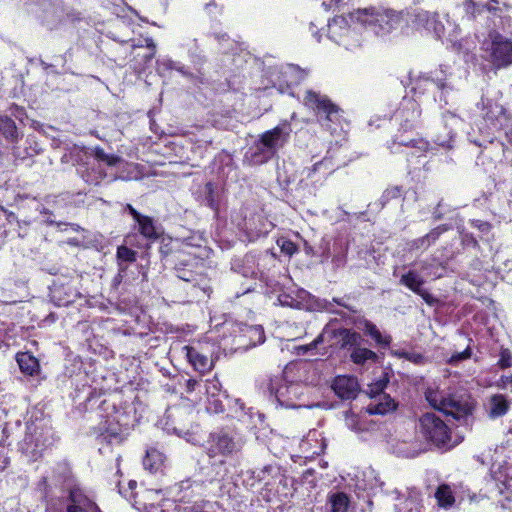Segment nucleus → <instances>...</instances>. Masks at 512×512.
I'll return each mask as SVG.
<instances>
[{
    "instance_id": "obj_20",
    "label": "nucleus",
    "mask_w": 512,
    "mask_h": 512,
    "mask_svg": "<svg viewBox=\"0 0 512 512\" xmlns=\"http://www.w3.org/2000/svg\"><path fill=\"white\" fill-rule=\"evenodd\" d=\"M511 401L503 394H493L489 397L486 410L488 416L492 419H496L504 416L510 409Z\"/></svg>"
},
{
    "instance_id": "obj_1",
    "label": "nucleus",
    "mask_w": 512,
    "mask_h": 512,
    "mask_svg": "<svg viewBox=\"0 0 512 512\" xmlns=\"http://www.w3.org/2000/svg\"><path fill=\"white\" fill-rule=\"evenodd\" d=\"M403 21H407L406 12L393 10L375 11L373 9L357 10L347 16H336L328 24L329 37L344 46L347 50H353L360 45L357 26L368 27L374 34L385 36L401 27Z\"/></svg>"
},
{
    "instance_id": "obj_63",
    "label": "nucleus",
    "mask_w": 512,
    "mask_h": 512,
    "mask_svg": "<svg viewBox=\"0 0 512 512\" xmlns=\"http://www.w3.org/2000/svg\"><path fill=\"white\" fill-rule=\"evenodd\" d=\"M126 210L129 212V214L133 217L134 221H137L139 218H141L143 215L139 213L132 205L127 204Z\"/></svg>"
},
{
    "instance_id": "obj_14",
    "label": "nucleus",
    "mask_w": 512,
    "mask_h": 512,
    "mask_svg": "<svg viewBox=\"0 0 512 512\" xmlns=\"http://www.w3.org/2000/svg\"><path fill=\"white\" fill-rule=\"evenodd\" d=\"M66 512H101L78 485L68 488Z\"/></svg>"
},
{
    "instance_id": "obj_4",
    "label": "nucleus",
    "mask_w": 512,
    "mask_h": 512,
    "mask_svg": "<svg viewBox=\"0 0 512 512\" xmlns=\"http://www.w3.org/2000/svg\"><path fill=\"white\" fill-rule=\"evenodd\" d=\"M421 435L437 448L449 450L458 442L452 439L451 430L435 413H425L419 419Z\"/></svg>"
},
{
    "instance_id": "obj_25",
    "label": "nucleus",
    "mask_w": 512,
    "mask_h": 512,
    "mask_svg": "<svg viewBox=\"0 0 512 512\" xmlns=\"http://www.w3.org/2000/svg\"><path fill=\"white\" fill-rule=\"evenodd\" d=\"M139 233L149 241L157 240L161 234V228L155 224V221L146 215H143L137 221Z\"/></svg>"
},
{
    "instance_id": "obj_8",
    "label": "nucleus",
    "mask_w": 512,
    "mask_h": 512,
    "mask_svg": "<svg viewBox=\"0 0 512 512\" xmlns=\"http://www.w3.org/2000/svg\"><path fill=\"white\" fill-rule=\"evenodd\" d=\"M283 373L286 380L295 384L316 385L320 375L315 365L308 361L292 362L285 366Z\"/></svg>"
},
{
    "instance_id": "obj_54",
    "label": "nucleus",
    "mask_w": 512,
    "mask_h": 512,
    "mask_svg": "<svg viewBox=\"0 0 512 512\" xmlns=\"http://www.w3.org/2000/svg\"><path fill=\"white\" fill-rule=\"evenodd\" d=\"M10 464L8 448L0 441V472H3Z\"/></svg>"
},
{
    "instance_id": "obj_51",
    "label": "nucleus",
    "mask_w": 512,
    "mask_h": 512,
    "mask_svg": "<svg viewBox=\"0 0 512 512\" xmlns=\"http://www.w3.org/2000/svg\"><path fill=\"white\" fill-rule=\"evenodd\" d=\"M40 213L44 216L45 218V222L50 224V225H53V224H56L57 226H61L63 225L62 222H56V220L54 219V215L52 212H50L47 208L43 207L41 210H40ZM64 225H67L66 223H64ZM69 226H71L72 230L73 231H77L79 226L76 225V224H68Z\"/></svg>"
},
{
    "instance_id": "obj_9",
    "label": "nucleus",
    "mask_w": 512,
    "mask_h": 512,
    "mask_svg": "<svg viewBox=\"0 0 512 512\" xmlns=\"http://www.w3.org/2000/svg\"><path fill=\"white\" fill-rule=\"evenodd\" d=\"M406 18L407 21L411 22L417 30L432 32L439 38L445 34V27L442 22L438 20L437 13L415 8L410 11H406Z\"/></svg>"
},
{
    "instance_id": "obj_12",
    "label": "nucleus",
    "mask_w": 512,
    "mask_h": 512,
    "mask_svg": "<svg viewBox=\"0 0 512 512\" xmlns=\"http://www.w3.org/2000/svg\"><path fill=\"white\" fill-rule=\"evenodd\" d=\"M303 103L306 107L315 110L318 114L324 113L326 120L336 122L339 119V109L325 95L308 90L305 94Z\"/></svg>"
},
{
    "instance_id": "obj_48",
    "label": "nucleus",
    "mask_w": 512,
    "mask_h": 512,
    "mask_svg": "<svg viewBox=\"0 0 512 512\" xmlns=\"http://www.w3.org/2000/svg\"><path fill=\"white\" fill-rule=\"evenodd\" d=\"M154 512H181L180 506L174 500L164 499L157 506L153 507Z\"/></svg>"
},
{
    "instance_id": "obj_27",
    "label": "nucleus",
    "mask_w": 512,
    "mask_h": 512,
    "mask_svg": "<svg viewBox=\"0 0 512 512\" xmlns=\"http://www.w3.org/2000/svg\"><path fill=\"white\" fill-rule=\"evenodd\" d=\"M16 361L21 372L25 375L35 376L40 372V364L38 359L29 352L17 353Z\"/></svg>"
},
{
    "instance_id": "obj_21",
    "label": "nucleus",
    "mask_w": 512,
    "mask_h": 512,
    "mask_svg": "<svg viewBox=\"0 0 512 512\" xmlns=\"http://www.w3.org/2000/svg\"><path fill=\"white\" fill-rule=\"evenodd\" d=\"M275 156L273 151L259 137L246 154L247 159L253 165H261Z\"/></svg>"
},
{
    "instance_id": "obj_15",
    "label": "nucleus",
    "mask_w": 512,
    "mask_h": 512,
    "mask_svg": "<svg viewBox=\"0 0 512 512\" xmlns=\"http://www.w3.org/2000/svg\"><path fill=\"white\" fill-rule=\"evenodd\" d=\"M207 406L210 413H220L223 411L222 382L218 376H213L206 380Z\"/></svg>"
},
{
    "instance_id": "obj_44",
    "label": "nucleus",
    "mask_w": 512,
    "mask_h": 512,
    "mask_svg": "<svg viewBox=\"0 0 512 512\" xmlns=\"http://www.w3.org/2000/svg\"><path fill=\"white\" fill-rule=\"evenodd\" d=\"M365 331L378 343L381 345H387L390 343V337L383 336L379 329L371 322H365Z\"/></svg>"
},
{
    "instance_id": "obj_61",
    "label": "nucleus",
    "mask_w": 512,
    "mask_h": 512,
    "mask_svg": "<svg viewBox=\"0 0 512 512\" xmlns=\"http://www.w3.org/2000/svg\"><path fill=\"white\" fill-rule=\"evenodd\" d=\"M234 402H235V412L231 416L235 417V418H241L242 414L244 413L243 412L244 405L242 403H240L239 400H237V399H235Z\"/></svg>"
},
{
    "instance_id": "obj_3",
    "label": "nucleus",
    "mask_w": 512,
    "mask_h": 512,
    "mask_svg": "<svg viewBox=\"0 0 512 512\" xmlns=\"http://www.w3.org/2000/svg\"><path fill=\"white\" fill-rule=\"evenodd\" d=\"M52 442L50 428L42 421H30L26 423L24 437L18 443V449L29 461H36Z\"/></svg>"
},
{
    "instance_id": "obj_18",
    "label": "nucleus",
    "mask_w": 512,
    "mask_h": 512,
    "mask_svg": "<svg viewBox=\"0 0 512 512\" xmlns=\"http://www.w3.org/2000/svg\"><path fill=\"white\" fill-rule=\"evenodd\" d=\"M205 451L212 465L224 463V434L211 433L205 444Z\"/></svg>"
},
{
    "instance_id": "obj_7",
    "label": "nucleus",
    "mask_w": 512,
    "mask_h": 512,
    "mask_svg": "<svg viewBox=\"0 0 512 512\" xmlns=\"http://www.w3.org/2000/svg\"><path fill=\"white\" fill-rule=\"evenodd\" d=\"M482 49L489 54L491 62L497 67L512 63V39L498 32L489 33L482 43Z\"/></svg>"
},
{
    "instance_id": "obj_57",
    "label": "nucleus",
    "mask_w": 512,
    "mask_h": 512,
    "mask_svg": "<svg viewBox=\"0 0 512 512\" xmlns=\"http://www.w3.org/2000/svg\"><path fill=\"white\" fill-rule=\"evenodd\" d=\"M496 386L500 389L511 387L512 392V375H502L496 382Z\"/></svg>"
},
{
    "instance_id": "obj_32",
    "label": "nucleus",
    "mask_w": 512,
    "mask_h": 512,
    "mask_svg": "<svg viewBox=\"0 0 512 512\" xmlns=\"http://www.w3.org/2000/svg\"><path fill=\"white\" fill-rule=\"evenodd\" d=\"M100 429L107 434L110 440H118L123 429L117 413L107 416L106 419L100 423Z\"/></svg>"
},
{
    "instance_id": "obj_42",
    "label": "nucleus",
    "mask_w": 512,
    "mask_h": 512,
    "mask_svg": "<svg viewBox=\"0 0 512 512\" xmlns=\"http://www.w3.org/2000/svg\"><path fill=\"white\" fill-rule=\"evenodd\" d=\"M283 74L287 78L286 81L288 85L297 84L306 76L304 71L294 65L287 66Z\"/></svg>"
},
{
    "instance_id": "obj_10",
    "label": "nucleus",
    "mask_w": 512,
    "mask_h": 512,
    "mask_svg": "<svg viewBox=\"0 0 512 512\" xmlns=\"http://www.w3.org/2000/svg\"><path fill=\"white\" fill-rule=\"evenodd\" d=\"M231 334L233 335V344L237 345L235 351H245L265 341L264 330L260 325H236V329H233Z\"/></svg>"
},
{
    "instance_id": "obj_28",
    "label": "nucleus",
    "mask_w": 512,
    "mask_h": 512,
    "mask_svg": "<svg viewBox=\"0 0 512 512\" xmlns=\"http://www.w3.org/2000/svg\"><path fill=\"white\" fill-rule=\"evenodd\" d=\"M186 356L190 364L199 372L203 373L210 369L211 361L209 358L201 354L198 350L191 346H185Z\"/></svg>"
},
{
    "instance_id": "obj_33",
    "label": "nucleus",
    "mask_w": 512,
    "mask_h": 512,
    "mask_svg": "<svg viewBox=\"0 0 512 512\" xmlns=\"http://www.w3.org/2000/svg\"><path fill=\"white\" fill-rule=\"evenodd\" d=\"M165 456L157 449L150 448L146 451L143 459V466L151 473H155L161 469L164 464Z\"/></svg>"
},
{
    "instance_id": "obj_36",
    "label": "nucleus",
    "mask_w": 512,
    "mask_h": 512,
    "mask_svg": "<svg viewBox=\"0 0 512 512\" xmlns=\"http://www.w3.org/2000/svg\"><path fill=\"white\" fill-rule=\"evenodd\" d=\"M137 252L128 248L127 246L121 245L117 248V265L121 272H126L128 264L136 261Z\"/></svg>"
},
{
    "instance_id": "obj_56",
    "label": "nucleus",
    "mask_w": 512,
    "mask_h": 512,
    "mask_svg": "<svg viewBox=\"0 0 512 512\" xmlns=\"http://www.w3.org/2000/svg\"><path fill=\"white\" fill-rule=\"evenodd\" d=\"M157 64H158V69L160 70L161 68H165V69H176L177 71L185 74L186 72L184 71V67L183 66H177V64L175 62H173L172 60H169V59H164V60H158L157 61Z\"/></svg>"
},
{
    "instance_id": "obj_31",
    "label": "nucleus",
    "mask_w": 512,
    "mask_h": 512,
    "mask_svg": "<svg viewBox=\"0 0 512 512\" xmlns=\"http://www.w3.org/2000/svg\"><path fill=\"white\" fill-rule=\"evenodd\" d=\"M434 496L440 508L449 509L455 504L454 491L448 484L439 485Z\"/></svg>"
},
{
    "instance_id": "obj_52",
    "label": "nucleus",
    "mask_w": 512,
    "mask_h": 512,
    "mask_svg": "<svg viewBox=\"0 0 512 512\" xmlns=\"http://www.w3.org/2000/svg\"><path fill=\"white\" fill-rule=\"evenodd\" d=\"M277 244L280 247L281 251L287 254L288 256H292L294 253L297 252L296 245L288 239L281 238L277 241Z\"/></svg>"
},
{
    "instance_id": "obj_13",
    "label": "nucleus",
    "mask_w": 512,
    "mask_h": 512,
    "mask_svg": "<svg viewBox=\"0 0 512 512\" xmlns=\"http://www.w3.org/2000/svg\"><path fill=\"white\" fill-rule=\"evenodd\" d=\"M292 132L289 121H281L276 127L265 131L259 137L276 155L279 149L283 148L289 141Z\"/></svg>"
},
{
    "instance_id": "obj_30",
    "label": "nucleus",
    "mask_w": 512,
    "mask_h": 512,
    "mask_svg": "<svg viewBox=\"0 0 512 512\" xmlns=\"http://www.w3.org/2000/svg\"><path fill=\"white\" fill-rule=\"evenodd\" d=\"M80 175L86 183L98 185L105 178L106 173L101 164L88 163L86 169L80 171Z\"/></svg>"
},
{
    "instance_id": "obj_17",
    "label": "nucleus",
    "mask_w": 512,
    "mask_h": 512,
    "mask_svg": "<svg viewBox=\"0 0 512 512\" xmlns=\"http://www.w3.org/2000/svg\"><path fill=\"white\" fill-rule=\"evenodd\" d=\"M326 448V441L318 430H310L307 436L300 442V449L305 458L320 455Z\"/></svg>"
},
{
    "instance_id": "obj_35",
    "label": "nucleus",
    "mask_w": 512,
    "mask_h": 512,
    "mask_svg": "<svg viewBox=\"0 0 512 512\" xmlns=\"http://www.w3.org/2000/svg\"><path fill=\"white\" fill-rule=\"evenodd\" d=\"M204 198L203 202L205 205L210 207L214 212L215 215H219V190L218 187L215 186L212 182H208L204 189Z\"/></svg>"
},
{
    "instance_id": "obj_2",
    "label": "nucleus",
    "mask_w": 512,
    "mask_h": 512,
    "mask_svg": "<svg viewBox=\"0 0 512 512\" xmlns=\"http://www.w3.org/2000/svg\"><path fill=\"white\" fill-rule=\"evenodd\" d=\"M425 399L431 407L447 415L453 416L457 420L466 418L472 414L474 404L469 398L456 399L446 394L436 383L427 385Z\"/></svg>"
},
{
    "instance_id": "obj_5",
    "label": "nucleus",
    "mask_w": 512,
    "mask_h": 512,
    "mask_svg": "<svg viewBox=\"0 0 512 512\" xmlns=\"http://www.w3.org/2000/svg\"><path fill=\"white\" fill-rule=\"evenodd\" d=\"M269 391L274 397L278 407L286 409L300 408L303 395L302 385L290 383L286 380L284 373L281 376L274 377L270 380Z\"/></svg>"
},
{
    "instance_id": "obj_23",
    "label": "nucleus",
    "mask_w": 512,
    "mask_h": 512,
    "mask_svg": "<svg viewBox=\"0 0 512 512\" xmlns=\"http://www.w3.org/2000/svg\"><path fill=\"white\" fill-rule=\"evenodd\" d=\"M396 404L394 400L387 394H382L376 397L366 407V412L370 415H384L394 411Z\"/></svg>"
},
{
    "instance_id": "obj_62",
    "label": "nucleus",
    "mask_w": 512,
    "mask_h": 512,
    "mask_svg": "<svg viewBox=\"0 0 512 512\" xmlns=\"http://www.w3.org/2000/svg\"><path fill=\"white\" fill-rule=\"evenodd\" d=\"M38 488H39V490L41 491V493L43 494L44 497L48 496L49 493H48V484H47V478L46 477H42V479L39 481Z\"/></svg>"
},
{
    "instance_id": "obj_55",
    "label": "nucleus",
    "mask_w": 512,
    "mask_h": 512,
    "mask_svg": "<svg viewBox=\"0 0 512 512\" xmlns=\"http://www.w3.org/2000/svg\"><path fill=\"white\" fill-rule=\"evenodd\" d=\"M498 365L502 369L508 368L512 365V356L508 349H504L501 351Z\"/></svg>"
},
{
    "instance_id": "obj_64",
    "label": "nucleus",
    "mask_w": 512,
    "mask_h": 512,
    "mask_svg": "<svg viewBox=\"0 0 512 512\" xmlns=\"http://www.w3.org/2000/svg\"><path fill=\"white\" fill-rule=\"evenodd\" d=\"M125 276H126V272H121L120 268H118V273L113 279L114 286L119 285L122 282V280L125 278Z\"/></svg>"
},
{
    "instance_id": "obj_40",
    "label": "nucleus",
    "mask_w": 512,
    "mask_h": 512,
    "mask_svg": "<svg viewBox=\"0 0 512 512\" xmlns=\"http://www.w3.org/2000/svg\"><path fill=\"white\" fill-rule=\"evenodd\" d=\"M335 336L341 343L342 347H346L348 345H354L357 343L358 339L360 338L359 334H357L356 332H353L349 329H346V328L338 329L335 332Z\"/></svg>"
},
{
    "instance_id": "obj_29",
    "label": "nucleus",
    "mask_w": 512,
    "mask_h": 512,
    "mask_svg": "<svg viewBox=\"0 0 512 512\" xmlns=\"http://www.w3.org/2000/svg\"><path fill=\"white\" fill-rule=\"evenodd\" d=\"M485 118L490 121L494 128L500 129L507 124V116L503 106L497 103H489Z\"/></svg>"
},
{
    "instance_id": "obj_34",
    "label": "nucleus",
    "mask_w": 512,
    "mask_h": 512,
    "mask_svg": "<svg viewBox=\"0 0 512 512\" xmlns=\"http://www.w3.org/2000/svg\"><path fill=\"white\" fill-rule=\"evenodd\" d=\"M406 111L408 112V115L405 119V124L403 125L405 129L411 128L412 123L415 122L420 117L421 114L418 104L412 99H405L402 102V109L399 112V114H401V116L404 117V113Z\"/></svg>"
},
{
    "instance_id": "obj_16",
    "label": "nucleus",
    "mask_w": 512,
    "mask_h": 512,
    "mask_svg": "<svg viewBox=\"0 0 512 512\" xmlns=\"http://www.w3.org/2000/svg\"><path fill=\"white\" fill-rule=\"evenodd\" d=\"M332 389L335 394L344 400L356 398L359 392V383L353 376L339 375L332 382Z\"/></svg>"
},
{
    "instance_id": "obj_38",
    "label": "nucleus",
    "mask_w": 512,
    "mask_h": 512,
    "mask_svg": "<svg viewBox=\"0 0 512 512\" xmlns=\"http://www.w3.org/2000/svg\"><path fill=\"white\" fill-rule=\"evenodd\" d=\"M351 359L355 364H364L367 361H375L377 355L367 348H355L351 353Z\"/></svg>"
},
{
    "instance_id": "obj_26",
    "label": "nucleus",
    "mask_w": 512,
    "mask_h": 512,
    "mask_svg": "<svg viewBox=\"0 0 512 512\" xmlns=\"http://www.w3.org/2000/svg\"><path fill=\"white\" fill-rule=\"evenodd\" d=\"M447 230V227L444 225L438 226L434 229H432L429 233L426 235L419 237L417 239L412 240L408 246L409 250H419V249H427L430 247L433 243L436 242V240L440 237L442 233H444Z\"/></svg>"
},
{
    "instance_id": "obj_53",
    "label": "nucleus",
    "mask_w": 512,
    "mask_h": 512,
    "mask_svg": "<svg viewBox=\"0 0 512 512\" xmlns=\"http://www.w3.org/2000/svg\"><path fill=\"white\" fill-rule=\"evenodd\" d=\"M472 355L471 349L467 347L464 351L455 353L451 355V357L447 360V362L451 365H456L459 362L469 359Z\"/></svg>"
},
{
    "instance_id": "obj_11",
    "label": "nucleus",
    "mask_w": 512,
    "mask_h": 512,
    "mask_svg": "<svg viewBox=\"0 0 512 512\" xmlns=\"http://www.w3.org/2000/svg\"><path fill=\"white\" fill-rule=\"evenodd\" d=\"M80 296L76 282L71 279H57L50 287L51 301L59 307L74 303Z\"/></svg>"
},
{
    "instance_id": "obj_39",
    "label": "nucleus",
    "mask_w": 512,
    "mask_h": 512,
    "mask_svg": "<svg viewBox=\"0 0 512 512\" xmlns=\"http://www.w3.org/2000/svg\"><path fill=\"white\" fill-rule=\"evenodd\" d=\"M145 47L147 49H149V52L144 53V54H140V53L136 54V57L141 58V61H139V63H138V66L141 70H144L155 56L156 45L152 38L145 39Z\"/></svg>"
},
{
    "instance_id": "obj_47",
    "label": "nucleus",
    "mask_w": 512,
    "mask_h": 512,
    "mask_svg": "<svg viewBox=\"0 0 512 512\" xmlns=\"http://www.w3.org/2000/svg\"><path fill=\"white\" fill-rule=\"evenodd\" d=\"M420 269L425 277L432 278V279H437V278L442 277V273L439 272V269H440L439 265L429 263L427 261H423V262H421Z\"/></svg>"
},
{
    "instance_id": "obj_22",
    "label": "nucleus",
    "mask_w": 512,
    "mask_h": 512,
    "mask_svg": "<svg viewBox=\"0 0 512 512\" xmlns=\"http://www.w3.org/2000/svg\"><path fill=\"white\" fill-rule=\"evenodd\" d=\"M231 270L243 277H254L257 274V261L255 255L247 254L242 258H235L231 262Z\"/></svg>"
},
{
    "instance_id": "obj_19",
    "label": "nucleus",
    "mask_w": 512,
    "mask_h": 512,
    "mask_svg": "<svg viewBox=\"0 0 512 512\" xmlns=\"http://www.w3.org/2000/svg\"><path fill=\"white\" fill-rule=\"evenodd\" d=\"M400 283L420 295L425 302L431 303L432 296L422 288L424 279L416 271L409 270L407 273L403 274Z\"/></svg>"
},
{
    "instance_id": "obj_58",
    "label": "nucleus",
    "mask_w": 512,
    "mask_h": 512,
    "mask_svg": "<svg viewBox=\"0 0 512 512\" xmlns=\"http://www.w3.org/2000/svg\"><path fill=\"white\" fill-rule=\"evenodd\" d=\"M346 424L349 428L353 430H362V427H360L356 422V416L354 414H346Z\"/></svg>"
},
{
    "instance_id": "obj_46",
    "label": "nucleus",
    "mask_w": 512,
    "mask_h": 512,
    "mask_svg": "<svg viewBox=\"0 0 512 512\" xmlns=\"http://www.w3.org/2000/svg\"><path fill=\"white\" fill-rule=\"evenodd\" d=\"M511 470H512L511 467L504 468L503 466L496 467L495 465H493L491 468V474L496 481L501 482L506 485L508 480L512 479V475L510 473Z\"/></svg>"
},
{
    "instance_id": "obj_37",
    "label": "nucleus",
    "mask_w": 512,
    "mask_h": 512,
    "mask_svg": "<svg viewBox=\"0 0 512 512\" xmlns=\"http://www.w3.org/2000/svg\"><path fill=\"white\" fill-rule=\"evenodd\" d=\"M0 134L11 142L16 141L18 133L14 120L8 116H0Z\"/></svg>"
},
{
    "instance_id": "obj_43",
    "label": "nucleus",
    "mask_w": 512,
    "mask_h": 512,
    "mask_svg": "<svg viewBox=\"0 0 512 512\" xmlns=\"http://www.w3.org/2000/svg\"><path fill=\"white\" fill-rule=\"evenodd\" d=\"M120 157L105 153L103 149L95 150V159L91 163H106L108 166H115L120 162Z\"/></svg>"
},
{
    "instance_id": "obj_49",
    "label": "nucleus",
    "mask_w": 512,
    "mask_h": 512,
    "mask_svg": "<svg viewBox=\"0 0 512 512\" xmlns=\"http://www.w3.org/2000/svg\"><path fill=\"white\" fill-rule=\"evenodd\" d=\"M394 354L398 356L399 358H404L412 363L415 364H422L424 363V357L423 355L416 353V352H408L404 350L395 351Z\"/></svg>"
},
{
    "instance_id": "obj_50",
    "label": "nucleus",
    "mask_w": 512,
    "mask_h": 512,
    "mask_svg": "<svg viewBox=\"0 0 512 512\" xmlns=\"http://www.w3.org/2000/svg\"><path fill=\"white\" fill-rule=\"evenodd\" d=\"M243 438L240 435H235L229 440L226 438V454L238 452L243 446Z\"/></svg>"
},
{
    "instance_id": "obj_24",
    "label": "nucleus",
    "mask_w": 512,
    "mask_h": 512,
    "mask_svg": "<svg viewBox=\"0 0 512 512\" xmlns=\"http://www.w3.org/2000/svg\"><path fill=\"white\" fill-rule=\"evenodd\" d=\"M422 494L418 490H410L407 497L400 499L396 505L397 512H422Z\"/></svg>"
},
{
    "instance_id": "obj_6",
    "label": "nucleus",
    "mask_w": 512,
    "mask_h": 512,
    "mask_svg": "<svg viewBox=\"0 0 512 512\" xmlns=\"http://www.w3.org/2000/svg\"><path fill=\"white\" fill-rule=\"evenodd\" d=\"M203 269V262L198 257L185 252H179L176 255L174 267L176 276L187 283H191L193 287H201L205 283L206 278L202 273Z\"/></svg>"
},
{
    "instance_id": "obj_59",
    "label": "nucleus",
    "mask_w": 512,
    "mask_h": 512,
    "mask_svg": "<svg viewBox=\"0 0 512 512\" xmlns=\"http://www.w3.org/2000/svg\"><path fill=\"white\" fill-rule=\"evenodd\" d=\"M399 144L401 145H404V146H409V145H412L413 147H416L420 150H426L427 147H428V144L427 142L423 141V140H419V141H410V142H400Z\"/></svg>"
},
{
    "instance_id": "obj_45",
    "label": "nucleus",
    "mask_w": 512,
    "mask_h": 512,
    "mask_svg": "<svg viewBox=\"0 0 512 512\" xmlns=\"http://www.w3.org/2000/svg\"><path fill=\"white\" fill-rule=\"evenodd\" d=\"M485 9L491 11L493 7L489 5L477 4L473 0H465L464 2V10L466 14L471 18H475Z\"/></svg>"
},
{
    "instance_id": "obj_41",
    "label": "nucleus",
    "mask_w": 512,
    "mask_h": 512,
    "mask_svg": "<svg viewBox=\"0 0 512 512\" xmlns=\"http://www.w3.org/2000/svg\"><path fill=\"white\" fill-rule=\"evenodd\" d=\"M330 503L332 512H346L349 505V499L346 494L339 492L331 495Z\"/></svg>"
},
{
    "instance_id": "obj_60",
    "label": "nucleus",
    "mask_w": 512,
    "mask_h": 512,
    "mask_svg": "<svg viewBox=\"0 0 512 512\" xmlns=\"http://www.w3.org/2000/svg\"><path fill=\"white\" fill-rule=\"evenodd\" d=\"M242 83H243V76H235V79L234 80H230L228 85L229 87H231L232 90L234 91H238L241 86H242Z\"/></svg>"
}]
</instances>
